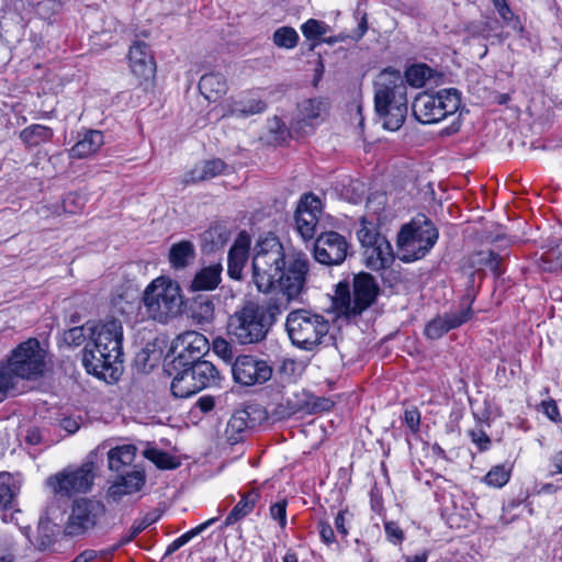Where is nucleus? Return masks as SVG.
I'll use <instances>...</instances> for the list:
<instances>
[{"instance_id": "nucleus-31", "label": "nucleus", "mask_w": 562, "mask_h": 562, "mask_svg": "<svg viewBox=\"0 0 562 562\" xmlns=\"http://www.w3.org/2000/svg\"><path fill=\"white\" fill-rule=\"evenodd\" d=\"M222 266L212 265L201 269L192 281V290L209 291L215 289L221 282Z\"/></svg>"}, {"instance_id": "nucleus-55", "label": "nucleus", "mask_w": 562, "mask_h": 562, "mask_svg": "<svg viewBox=\"0 0 562 562\" xmlns=\"http://www.w3.org/2000/svg\"><path fill=\"white\" fill-rule=\"evenodd\" d=\"M195 303L199 305L196 316H210L214 313V305L209 296H199Z\"/></svg>"}, {"instance_id": "nucleus-39", "label": "nucleus", "mask_w": 562, "mask_h": 562, "mask_svg": "<svg viewBox=\"0 0 562 562\" xmlns=\"http://www.w3.org/2000/svg\"><path fill=\"white\" fill-rule=\"evenodd\" d=\"M311 393L306 390H299L286 397L288 415H307Z\"/></svg>"}, {"instance_id": "nucleus-38", "label": "nucleus", "mask_w": 562, "mask_h": 562, "mask_svg": "<svg viewBox=\"0 0 562 562\" xmlns=\"http://www.w3.org/2000/svg\"><path fill=\"white\" fill-rule=\"evenodd\" d=\"M325 110V102L321 99L305 100L299 106L300 116L308 125H313L314 122L322 116Z\"/></svg>"}, {"instance_id": "nucleus-42", "label": "nucleus", "mask_w": 562, "mask_h": 562, "mask_svg": "<svg viewBox=\"0 0 562 562\" xmlns=\"http://www.w3.org/2000/svg\"><path fill=\"white\" fill-rule=\"evenodd\" d=\"M432 70L425 64H416L405 71V80L414 88L423 87L431 77Z\"/></svg>"}, {"instance_id": "nucleus-5", "label": "nucleus", "mask_w": 562, "mask_h": 562, "mask_svg": "<svg viewBox=\"0 0 562 562\" xmlns=\"http://www.w3.org/2000/svg\"><path fill=\"white\" fill-rule=\"evenodd\" d=\"M438 239V231L425 216L404 225L397 236L398 258L413 262L425 257Z\"/></svg>"}, {"instance_id": "nucleus-3", "label": "nucleus", "mask_w": 562, "mask_h": 562, "mask_svg": "<svg viewBox=\"0 0 562 562\" xmlns=\"http://www.w3.org/2000/svg\"><path fill=\"white\" fill-rule=\"evenodd\" d=\"M374 109L383 127L397 131L407 115L405 81L398 70L384 69L374 81Z\"/></svg>"}, {"instance_id": "nucleus-60", "label": "nucleus", "mask_w": 562, "mask_h": 562, "mask_svg": "<svg viewBox=\"0 0 562 562\" xmlns=\"http://www.w3.org/2000/svg\"><path fill=\"white\" fill-rule=\"evenodd\" d=\"M196 406L200 408L201 412L207 413L212 411L215 406V400L213 396L205 395L198 400Z\"/></svg>"}, {"instance_id": "nucleus-9", "label": "nucleus", "mask_w": 562, "mask_h": 562, "mask_svg": "<svg viewBox=\"0 0 562 562\" xmlns=\"http://www.w3.org/2000/svg\"><path fill=\"white\" fill-rule=\"evenodd\" d=\"M94 465L92 461L83 463L76 469H67L47 480L55 494L71 496L77 493L90 491L94 480Z\"/></svg>"}, {"instance_id": "nucleus-32", "label": "nucleus", "mask_w": 562, "mask_h": 562, "mask_svg": "<svg viewBox=\"0 0 562 562\" xmlns=\"http://www.w3.org/2000/svg\"><path fill=\"white\" fill-rule=\"evenodd\" d=\"M258 499L259 494L255 490L244 494L240 501L234 506L232 512L227 515L224 525L226 527L232 526L241 518L249 515L254 510Z\"/></svg>"}, {"instance_id": "nucleus-48", "label": "nucleus", "mask_w": 562, "mask_h": 562, "mask_svg": "<svg viewBox=\"0 0 562 562\" xmlns=\"http://www.w3.org/2000/svg\"><path fill=\"white\" fill-rule=\"evenodd\" d=\"M329 30V26L316 19H308L301 25L302 34L306 40H319Z\"/></svg>"}, {"instance_id": "nucleus-33", "label": "nucleus", "mask_w": 562, "mask_h": 562, "mask_svg": "<svg viewBox=\"0 0 562 562\" xmlns=\"http://www.w3.org/2000/svg\"><path fill=\"white\" fill-rule=\"evenodd\" d=\"M195 250L192 243L182 240L173 244L169 250V261L172 268L183 269L194 258Z\"/></svg>"}, {"instance_id": "nucleus-27", "label": "nucleus", "mask_w": 562, "mask_h": 562, "mask_svg": "<svg viewBox=\"0 0 562 562\" xmlns=\"http://www.w3.org/2000/svg\"><path fill=\"white\" fill-rule=\"evenodd\" d=\"M178 370L179 372L175 375L170 386L173 396L186 398L200 392L189 367H180Z\"/></svg>"}, {"instance_id": "nucleus-34", "label": "nucleus", "mask_w": 562, "mask_h": 562, "mask_svg": "<svg viewBox=\"0 0 562 562\" xmlns=\"http://www.w3.org/2000/svg\"><path fill=\"white\" fill-rule=\"evenodd\" d=\"M21 380L7 361L0 364V402L19 393Z\"/></svg>"}, {"instance_id": "nucleus-44", "label": "nucleus", "mask_w": 562, "mask_h": 562, "mask_svg": "<svg viewBox=\"0 0 562 562\" xmlns=\"http://www.w3.org/2000/svg\"><path fill=\"white\" fill-rule=\"evenodd\" d=\"M157 519H158V516H156L154 514H147L142 519L135 520L134 524L132 525L128 533L123 536L120 539L119 543L115 546V549L131 542L138 533H140L143 530H145L151 524H154Z\"/></svg>"}, {"instance_id": "nucleus-47", "label": "nucleus", "mask_w": 562, "mask_h": 562, "mask_svg": "<svg viewBox=\"0 0 562 562\" xmlns=\"http://www.w3.org/2000/svg\"><path fill=\"white\" fill-rule=\"evenodd\" d=\"M510 477V469L505 465L493 467L484 476V482L493 487L504 486Z\"/></svg>"}, {"instance_id": "nucleus-45", "label": "nucleus", "mask_w": 562, "mask_h": 562, "mask_svg": "<svg viewBox=\"0 0 562 562\" xmlns=\"http://www.w3.org/2000/svg\"><path fill=\"white\" fill-rule=\"evenodd\" d=\"M542 269L555 272L562 270V244L547 250L542 257Z\"/></svg>"}, {"instance_id": "nucleus-24", "label": "nucleus", "mask_w": 562, "mask_h": 562, "mask_svg": "<svg viewBox=\"0 0 562 562\" xmlns=\"http://www.w3.org/2000/svg\"><path fill=\"white\" fill-rule=\"evenodd\" d=\"M199 89L205 99L216 101L227 92L228 86L223 75L210 72L201 77Z\"/></svg>"}, {"instance_id": "nucleus-63", "label": "nucleus", "mask_w": 562, "mask_h": 562, "mask_svg": "<svg viewBox=\"0 0 562 562\" xmlns=\"http://www.w3.org/2000/svg\"><path fill=\"white\" fill-rule=\"evenodd\" d=\"M345 512L340 510L335 518V527L339 533L342 536L348 535V529L345 526Z\"/></svg>"}, {"instance_id": "nucleus-18", "label": "nucleus", "mask_w": 562, "mask_h": 562, "mask_svg": "<svg viewBox=\"0 0 562 562\" xmlns=\"http://www.w3.org/2000/svg\"><path fill=\"white\" fill-rule=\"evenodd\" d=\"M130 67L132 72L144 79H148L155 74V61L145 43L136 42L130 48Z\"/></svg>"}, {"instance_id": "nucleus-43", "label": "nucleus", "mask_w": 562, "mask_h": 562, "mask_svg": "<svg viewBox=\"0 0 562 562\" xmlns=\"http://www.w3.org/2000/svg\"><path fill=\"white\" fill-rule=\"evenodd\" d=\"M217 520H218L217 517L210 518L209 520H206V521L200 524L199 526L192 528L191 530L187 531L186 533H183L182 536H180L179 538H177L169 544V547L167 549V553H172V552L179 550L181 547L187 544L192 538L202 533L204 530H206L210 526L215 524Z\"/></svg>"}, {"instance_id": "nucleus-1", "label": "nucleus", "mask_w": 562, "mask_h": 562, "mask_svg": "<svg viewBox=\"0 0 562 562\" xmlns=\"http://www.w3.org/2000/svg\"><path fill=\"white\" fill-rule=\"evenodd\" d=\"M308 272V259L294 254L285 261L282 244L276 237H266L255 246L252 281L260 292L271 291L276 284L281 293L270 303L269 316L288 312V307L302 292Z\"/></svg>"}, {"instance_id": "nucleus-13", "label": "nucleus", "mask_w": 562, "mask_h": 562, "mask_svg": "<svg viewBox=\"0 0 562 562\" xmlns=\"http://www.w3.org/2000/svg\"><path fill=\"white\" fill-rule=\"evenodd\" d=\"M108 351L90 344L82 350V364L88 373L112 383L119 380L122 372V358L109 360Z\"/></svg>"}, {"instance_id": "nucleus-46", "label": "nucleus", "mask_w": 562, "mask_h": 562, "mask_svg": "<svg viewBox=\"0 0 562 562\" xmlns=\"http://www.w3.org/2000/svg\"><path fill=\"white\" fill-rule=\"evenodd\" d=\"M90 323L88 321L85 325L74 326L64 333V341L69 346H80L90 337Z\"/></svg>"}, {"instance_id": "nucleus-51", "label": "nucleus", "mask_w": 562, "mask_h": 562, "mask_svg": "<svg viewBox=\"0 0 562 562\" xmlns=\"http://www.w3.org/2000/svg\"><path fill=\"white\" fill-rule=\"evenodd\" d=\"M335 406V400L325 396H315L311 393L307 415L329 412Z\"/></svg>"}, {"instance_id": "nucleus-23", "label": "nucleus", "mask_w": 562, "mask_h": 562, "mask_svg": "<svg viewBox=\"0 0 562 562\" xmlns=\"http://www.w3.org/2000/svg\"><path fill=\"white\" fill-rule=\"evenodd\" d=\"M103 134L100 131H88L82 138L70 148L69 156L75 159H83L95 154L103 145Z\"/></svg>"}, {"instance_id": "nucleus-25", "label": "nucleus", "mask_w": 562, "mask_h": 562, "mask_svg": "<svg viewBox=\"0 0 562 562\" xmlns=\"http://www.w3.org/2000/svg\"><path fill=\"white\" fill-rule=\"evenodd\" d=\"M188 367L200 391L217 384L220 372L211 361L200 360L190 363Z\"/></svg>"}, {"instance_id": "nucleus-17", "label": "nucleus", "mask_w": 562, "mask_h": 562, "mask_svg": "<svg viewBox=\"0 0 562 562\" xmlns=\"http://www.w3.org/2000/svg\"><path fill=\"white\" fill-rule=\"evenodd\" d=\"M273 318H229L227 331L240 344L262 340L272 325Z\"/></svg>"}, {"instance_id": "nucleus-2", "label": "nucleus", "mask_w": 562, "mask_h": 562, "mask_svg": "<svg viewBox=\"0 0 562 562\" xmlns=\"http://www.w3.org/2000/svg\"><path fill=\"white\" fill-rule=\"evenodd\" d=\"M385 201L384 194H374L368 199L366 213L360 221L361 227L357 233L363 248L364 263L373 271L390 268L395 258L390 241L378 231L386 221Z\"/></svg>"}, {"instance_id": "nucleus-49", "label": "nucleus", "mask_w": 562, "mask_h": 562, "mask_svg": "<svg viewBox=\"0 0 562 562\" xmlns=\"http://www.w3.org/2000/svg\"><path fill=\"white\" fill-rule=\"evenodd\" d=\"M502 258L493 251H480L474 255L473 263L488 268L494 274H501Z\"/></svg>"}, {"instance_id": "nucleus-35", "label": "nucleus", "mask_w": 562, "mask_h": 562, "mask_svg": "<svg viewBox=\"0 0 562 562\" xmlns=\"http://www.w3.org/2000/svg\"><path fill=\"white\" fill-rule=\"evenodd\" d=\"M135 456L136 447L133 445L113 448L108 452L109 468L113 471H120L122 467L131 464Z\"/></svg>"}, {"instance_id": "nucleus-62", "label": "nucleus", "mask_w": 562, "mask_h": 562, "mask_svg": "<svg viewBox=\"0 0 562 562\" xmlns=\"http://www.w3.org/2000/svg\"><path fill=\"white\" fill-rule=\"evenodd\" d=\"M60 426L68 434H75L79 429V423L75 418H71V417H66V418L61 419Z\"/></svg>"}, {"instance_id": "nucleus-30", "label": "nucleus", "mask_w": 562, "mask_h": 562, "mask_svg": "<svg viewBox=\"0 0 562 562\" xmlns=\"http://www.w3.org/2000/svg\"><path fill=\"white\" fill-rule=\"evenodd\" d=\"M53 136L54 131L41 124H32L20 132V139L29 148L46 144Z\"/></svg>"}, {"instance_id": "nucleus-59", "label": "nucleus", "mask_w": 562, "mask_h": 562, "mask_svg": "<svg viewBox=\"0 0 562 562\" xmlns=\"http://www.w3.org/2000/svg\"><path fill=\"white\" fill-rule=\"evenodd\" d=\"M543 413L549 419L555 422L559 417V409L554 401H544L541 403Z\"/></svg>"}, {"instance_id": "nucleus-16", "label": "nucleus", "mask_w": 562, "mask_h": 562, "mask_svg": "<svg viewBox=\"0 0 562 562\" xmlns=\"http://www.w3.org/2000/svg\"><path fill=\"white\" fill-rule=\"evenodd\" d=\"M348 244L336 232L321 234L314 245V258L322 265H340L347 257Z\"/></svg>"}, {"instance_id": "nucleus-26", "label": "nucleus", "mask_w": 562, "mask_h": 562, "mask_svg": "<svg viewBox=\"0 0 562 562\" xmlns=\"http://www.w3.org/2000/svg\"><path fill=\"white\" fill-rule=\"evenodd\" d=\"M266 103L254 97H244L239 100H232L223 116H249L261 113L266 110Z\"/></svg>"}, {"instance_id": "nucleus-41", "label": "nucleus", "mask_w": 562, "mask_h": 562, "mask_svg": "<svg viewBox=\"0 0 562 562\" xmlns=\"http://www.w3.org/2000/svg\"><path fill=\"white\" fill-rule=\"evenodd\" d=\"M300 36L291 26H281L272 34V43L278 48L293 49L299 43Z\"/></svg>"}, {"instance_id": "nucleus-7", "label": "nucleus", "mask_w": 562, "mask_h": 562, "mask_svg": "<svg viewBox=\"0 0 562 562\" xmlns=\"http://www.w3.org/2000/svg\"><path fill=\"white\" fill-rule=\"evenodd\" d=\"M7 362L22 380H36L45 370V351L36 338H29L11 351Z\"/></svg>"}, {"instance_id": "nucleus-12", "label": "nucleus", "mask_w": 562, "mask_h": 562, "mask_svg": "<svg viewBox=\"0 0 562 562\" xmlns=\"http://www.w3.org/2000/svg\"><path fill=\"white\" fill-rule=\"evenodd\" d=\"M207 350L209 341L202 334L193 330L180 334L171 345V351L176 355L171 363L172 369L200 361Z\"/></svg>"}, {"instance_id": "nucleus-56", "label": "nucleus", "mask_w": 562, "mask_h": 562, "mask_svg": "<svg viewBox=\"0 0 562 562\" xmlns=\"http://www.w3.org/2000/svg\"><path fill=\"white\" fill-rule=\"evenodd\" d=\"M404 422L412 431H417L420 423V414L416 408L406 409Z\"/></svg>"}, {"instance_id": "nucleus-20", "label": "nucleus", "mask_w": 562, "mask_h": 562, "mask_svg": "<svg viewBox=\"0 0 562 562\" xmlns=\"http://www.w3.org/2000/svg\"><path fill=\"white\" fill-rule=\"evenodd\" d=\"M145 484V474L143 471L135 470L122 475L119 481L109 487V495L119 501L124 495L138 492Z\"/></svg>"}, {"instance_id": "nucleus-4", "label": "nucleus", "mask_w": 562, "mask_h": 562, "mask_svg": "<svg viewBox=\"0 0 562 562\" xmlns=\"http://www.w3.org/2000/svg\"><path fill=\"white\" fill-rule=\"evenodd\" d=\"M378 285L369 273H360L353 280V293L350 294L349 284H337L331 297V312L336 316H356L366 311L374 302Z\"/></svg>"}, {"instance_id": "nucleus-58", "label": "nucleus", "mask_w": 562, "mask_h": 562, "mask_svg": "<svg viewBox=\"0 0 562 562\" xmlns=\"http://www.w3.org/2000/svg\"><path fill=\"white\" fill-rule=\"evenodd\" d=\"M318 531L322 540L326 544H330L335 541V533L333 527L326 521L318 522Z\"/></svg>"}, {"instance_id": "nucleus-54", "label": "nucleus", "mask_w": 562, "mask_h": 562, "mask_svg": "<svg viewBox=\"0 0 562 562\" xmlns=\"http://www.w3.org/2000/svg\"><path fill=\"white\" fill-rule=\"evenodd\" d=\"M270 516L272 519L278 520L282 529L286 526V501L282 499L270 506Z\"/></svg>"}, {"instance_id": "nucleus-64", "label": "nucleus", "mask_w": 562, "mask_h": 562, "mask_svg": "<svg viewBox=\"0 0 562 562\" xmlns=\"http://www.w3.org/2000/svg\"><path fill=\"white\" fill-rule=\"evenodd\" d=\"M98 557L97 551L94 550H85L79 553L74 560L75 562H91Z\"/></svg>"}, {"instance_id": "nucleus-19", "label": "nucleus", "mask_w": 562, "mask_h": 562, "mask_svg": "<svg viewBox=\"0 0 562 562\" xmlns=\"http://www.w3.org/2000/svg\"><path fill=\"white\" fill-rule=\"evenodd\" d=\"M254 407L245 409H237L229 418L225 434L227 440L235 445L244 438V435L249 428L255 426V418H251V414L255 413Z\"/></svg>"}, {"instance_id": "nucleus-57", "label": "nucleus", "mask_w": 562, "mask_h": 562, "mask_svg": "<svg viewBox=\"0 0 562 562\" xmlns=\"http://www.w3.org/2000/svg\"><path fill=\"white\" fill-rule=\"evenodd\" d=\"M385 533L387 539L392 542H401L403 540V531L394 521H386L384 524Z\"/></svg>"}, {"instance_id": "nucleus-8", "label": "nucleus", "mask_w": 562, "mask_h": 562, "mask_svg": "<svg viewBox=\"0 0 562 562\" xmlns=\"http://www.w3.org/2000/svg\"><path fill=\"white\" fill-rule=\"evenodd\" d=\"M105 513V506L101 501L94 498L75 501L64 526V535L67 537L86 535L98 526Z\"/></svg>"}, {"instance_id": "nucleus-15", "label": "nucleus", "mask_w": 562, "mask_h": 562, "mask_svg": "<svg viewBox=\"0 0 562 562\" xmlns=\"http://www.w3.org/2000/svg\"><path fill=\"white\" fill-rule=\"evenodd\" d=\"M322 214V202L316 195L310 193L301 198L295 212V223L304 240H310L316 235Z\"/></svg>"}, {"instance_id": "nucleus-50", "label": "nucleus", "mask_w": 562, "mask_h": 562, "mask_svg": "<svg viewBox=\"0 0 562 562\" xmlns=\"http://www.w3.org/2000/svg\"><path fill=\"white\" fill-rule=\"evenodd\" d=\"M304 364L292 358H284L279 367V372L286 379H295L302 374Z\"/></svg>"}, {"instance_id": "nucleus-61", "label": "nucleus", "mask_w": 562, "mask_h": 562, "mask_svg": "<svg viewBox=\"0 0 562 562\" xmlns=\"http://www.w3.org/2000/svg\"><path fill=\"white\" fill-rule=\"evenodd\" d=\"M550 467L553 469L551 474L562 473V449L551 456Z\"/></svg>"}, {"instance_id": "nucleus-37", "label": "nucleus", "mask_w": 562, "mask_h": 562, "mask_svg": "<svg viewBox=\"0 0 562 562\" xmlns=\"http://www.w3.org/2000/svg\"><path fill=\"white\" fill-rule=\"evenodd\" d=\"M19 486L14 477L7 472L0 473V506L4 509L13 506V501L18 494Z\"/></svg>"}, {"instance_id": "nucleus-52", "label": "nucleus", "mask_w": 562, "mask_h": 562, "mask_svg": "<svg viewBox=\"0 0 562 562\" xmlns=\"http://www.w3.org/2000/svg\"><path fill=\"white\" fill-rule=\"evenodd\" d=\"M213 351L222 358L225 362H231L233 359V349L231 345L221 337H216L212 344Z\"/></svg>"}, {"instance_id": "nucleus-11", "label": "nucleus", "mask_w": 562, "mask_h": 562, "mask_svg": "<svg viewBox=\"0 0 562 562\" xmlns=\"http://www.w3.org/2000/svg\"><path fill=\"white\" fill-rule=\"evenodd\" d=\"M285 327L295 346L311 350L328 333L329 323L325 318H286Z\"/></svg>"}, {"instance_id": "nucleus-36", "label": "nucleus", "mask_w": 562, "mask_h": 562, "mask_svg": "<svg viewBox=\"0 0 562 562\" xmlns=\"http://www.w3.org/2000/svg\"><path fill=\"white\" fill-rule=\"evenodd\" d=\"M464 318H431L425 326V335L429 339H438L450 329L463 324Z\"/></svg>"}, {"instance_id": "nucleus-6", "label": "nucleus", "mask_w": 562, "mask_h": 562, "mask_svg": "<svg viewBox=\"0 0 562 562\" xmlns=\"http://www.w3.org/2000/svg\"><path fill=\"white\" fill-rule=\"evenodd\" d=\"M143 302L151 316H169L182 304L181 289L169 277H158L146 286Z\"/></svg>"}, {"instance_id": "nucleus-40", "label": "nucleus", "mask_w": 562, "mask_h": 562, "mask_svg": "<svg viewBox=\"0 0 562 562\" xmlns=\"http://www.w3.org/2000/svg\"><path fill=\"white\" fill-rule=\"evenodd\" d=\"M144 457L161 470H172L180 465V461L177 457H173L156 448L146 449L144 451Z\"/></svg>"}, {"instance_id": "nucleus-53", "label": "nucleus", "mask_w": 562, "mask_h": 562, "mask_svg": "<svg viewBox=\"0 0 562 562\" xmlns=\"http://www.w3.org/2000/svg\"><path fill=\"white\" fill-rule=\"evenodd\" d=\"M472 442L481 450H487L491 446V439L481 427H476L469 431Z\"/></svg>"}, {"instance_id": "nucleus-28", "label": "nucleus", "mask_w": 562, "mask_h": 562, "mask_svg": "<svg viewBox=\"0 0 562 562\" xmlns=\"http://www.w3.org/2000/svg\"><path fill=\"white\" fill-rule=\"evenodd\" d=\"M436 98L432 94L419 93L413 104L412 110L415 119L423 124H435Z\"/></svg>"}, {"instance_id": "nucleus-29", "label": "nucleus", "mask_w": 562, "mask_h": 562, "mask_svg": "<svg viewBox=\"0 0 562 562\" xmlns=\"http://www.w3.org/2000/svg\"><path fill=\"white\" fill-rule=\"evenodd\" d=\"M225 164L221 159L204 161L200 166H195L183 177L186 183L203 181L212 179L223 172Z\"/></svg>"}, {"instance_id": "nucleus-14", "label": "nucleus", "mask_w": 562, "mask_h": 562, "mask_svg": "<svg viewBox=\"0 0 562 562\" xmlns=\"http://www.w3.org/2000/svg\"><path fill=\"white\" fill-rule=\"evenodd\" d=\"M232 373L235 382L251 386L269 381L272 376V368L265 360L244 355L237 357L234 361Z\"/></svg>"}, {"instance_id": "nucleus-22", "label": "nucleus", "mask_w": 562, "mask_h": 562, "mask_svg": "<svg viewBox=\"0 0 562 562\" xmlns=\"http://www.w3.org/2000/svg\"><path fill=\"white\" fill-rule=\"evenodd\" d=\"M249 248V239L240 234L228 252V274L231 278L239 280L241 278L243 268L247 260Z\"/></svg>"}, {"instance_id": "nucleus-21", "label": "nucleus", "mask_w": 562, "mask_h": 562, "mask_svg": "<svg viewBox=\"0 0 562 562\" xmlns=\"http://www.w3.org/2000/svg\"><path fill=\"white\" fill-rule=\"evenodd\" d=\"M432 97L436 98V123L442 121L449 115H453L460 108L461 98L457 89H442L436 94H432Z\"/></svg>"}, {"instance_id": "nucleus-10", "label": "nucleus", "mask_w": 562, "mask_h": 562, "mask_svg": "<svg viewBox=\"0 0 562 562\" xmlns=\"http://www.w3.org/2000/svg\"><path fill=\"white\" fill-rule=\"evenodd\" d=\"M90 339V345L109 352V360L122 358L123 329L117 318L91 319Z\"/></svg>"}]
</instances>
